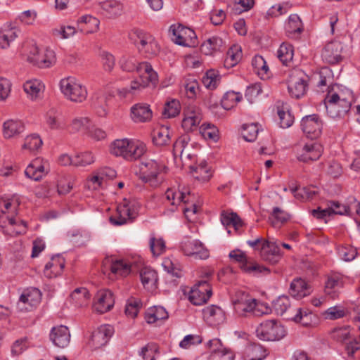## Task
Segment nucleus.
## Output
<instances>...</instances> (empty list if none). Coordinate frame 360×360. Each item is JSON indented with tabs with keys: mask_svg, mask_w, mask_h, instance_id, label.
I'll use <instances>...</instances> for the list:
<instances>
[{
	"mask_svg": "<svg viewBox=\"0 0 360 360\" xmlns=\"http://www.w3.org/2000/svg\"><path fill=\"white\" fill-rule=\"evenodd\" d=\"M233 312L238 317L260 316L269 313L268 307L245 292H237L231 299Z\"/></svg>",
	"mask_w": 360,
	"mask_h": 360,
	"instance_id": "1",
	"label": "nucleus"
},
{
	"mask_svg": "<svg viewBox=\"0 0 360 360\" xmlns=\"http://www.w3.org/2000/svg\"><path fill=\"white\" fill-rule=\"evenodd\" d=\"M20 205V198L17 195H13L10 198L3 199L0 202V208L3 214H6L8 226L3 227V232L11 236L24 233L26 231L27 224L20 219L16 214Z\"/></svg>",
	"mask_w": 360,
	"mask_h": 360,
	"instance_id": "2",
	"label": "nucleus"
},
{
	"mask_svg": "<svg viewBox=\"0 0 360 360\" xmlns=\"http://www.w3.org/2000/svg\"><path fill=\"white\" fill-rule=\"evenodd\" d=\"M354 101L352 91L347 88H341L336 92L328 94L324 103L328 115L335 118L345 116Z\"/></svg>",
	"mask_w": 360,
	"mask_h": 360,
	"instance_id": "3",
	"label": "nucleus"
},
{
	"mask_svg": "<svg viewBox=\"0 0 360 360\" xmlns=\"http://www.w3.org/2000/svg\"><path fill=\"white\" fill-rule=\"evenodd\" d=\"M110 150L113 155L122 157L127 161H134L146 153V146L139 140L122 139L114 141L110 144Z\"/></svg>",
	"mask_w": 360,
	"mask_h": 360,
	"instance_id": "4",
	"label": "nucleus"
},
{
	"mask_svg": "<svg viewBox=\"0 0 360 360\" xmlns=\"http://www.w3.org/2000/svg\"><path fill=\"white\" fill-rule=\"evenodd\" d=\"M167 167L162 162L146 160L141 162L140 179L153 188L158 187L164 181Z\"/></svg>",
	"mask_w": 360,
	"mask_h": 360,
	"instance_id": "5",
	"label": "nucleus"
},
{
	"mask_svg": "<svg viewBox=\"0 0 360 360\" xmlns=\"http://www.w3.org/2000/svg\"><path fill=\"white\" fill-rule=\"evenodd\" d=\"M137 73L139 75V78L131 82L130 89H123L122 91H120V93L126 94V92L141 90L148 86L150 84L155 86L158 82L157 72L148 62H142L139 64Z\"/></svg>",
	"mask_w": 360,
	"mask_h": 360,
	"instance_id": "6",
	"label": "nucleus"
},
{
	"mask_svg": "<svg viewBox=\"0 0 360 360\" xmlns=\"http://www.w3.org/2000/svg\"><path fill=\"white\" fill-rule=\"evenodd\" d=\"M60 89L65 97L72 102L82 103L87 97L86 86L75 77L62 79L60 82Z\"/></svg>",
	"mask_w": 360,
	"mask_h": 360,
	"instance_id": "7",
	"label": "nucleus"
},
{
	"mask_svg": "<svg viewBox=\"0 0 360 360\" xmlns=\"http://www.w3.org/2000/svg\"><path fill=\"white\" fill-rule=\"evenodd\" d=\"M257 337L264 341H278L286 335L285 327L276 320L262 321L256 329Z\"/></svg>",
	"mask_w": 360,
	"mask_h": 360,
	"instance_id": "8",
	"label": "nucleus"
},
{
	"mask_svg": "<svg viewBox=\"0 0 360 360\" xmlns=\"http://www.w3.org/2000/svg\"><path fill=\"white\" fill-rule=\"evenodd\" d=\"M27 55L30 63L41 68H49L56 62L53 50L49 47L39 49L35 44H30Z\"/></svg>",
	"mask_w": 360,
	"mask_h": 360,
	"instance_id": "9",
	"label": "nucleus"
},
{
	"mask_svg": "<svg viewBox=\"0 0 360 360\" xmlns=\"http://www.w3.org/2000/svg\"><path fill=\"white\" fill-rule=\"evenodd\" d=\"M139 205L134 200L124 199L117 207L115 214L110 217V221L115 226H121L136 217Z\"/></svg>",
	"mask_w": 360,
	"mask_h": 360,
	"instance_id": "10",
	"label": "nucleus"
},
{
	"mask_svg": "<svg viewBox=\"0 0 360 360\" xmlns=\"http://www.w3.org/2000/svg\"><path fill=\"white\" fill-rule=\"evenodd\" d=\"M134 34L137 37L136 44L140 53L146 54V57H151L158 53L160 46L152 35L142 30H136Z\"/></svg>",
	"mask_w": 360,
	"mask_h": 360,
	"instance_id": "11",
	"label": "nucleus"
},
{
	"mask_svg": "<svg viewBox=\"0 0 360 360\" xmlns=\"http://www.w3.org/2000/svg\"><path fill=\"white\" fill-rule=\"evenodd\" d=\"M172 34V40L176 44L183 46H190L195 44L196 34L195 32L181 25H173L169 28Z\"/></svg>",
	"mask_w": 360,
	"mask_h": 360,
	"instance_id": "12",
	"label": "nucleus"
},
{
	"mask_svg": "<svg viewBox=\"0 0 360 360\" xmlns=\"http://www.w3.org/2000/svg\"><path fill=\"white\" fill-rule=\"evenodd\" d=\"M323 126V121L316 114L304 117L300 122V127L303 133L311 139H315L320 136Z\"/></svg>",
	"mask_w": 360,
	"mask_h": 360,
	"instance_id": "13",
	"label": "nucleus"
},
{
	"mask_svg": "<svg viewBox=\"0 0 360 360\" xmlns=\"http://www.w3.org/2000/svg\"><path fill=\"white\" fill-rule=\"evenodd\" d=\"M308 86L307 77L300 71H295L290 75L288 89L290 95L295 98L303 96Z\"/></svg>",
	"mask_w": 360,
	"mask_h": 360,
	"instance_id": "14",
	"label": "nucleus"
},
{
	"mask_svg": "<svg viewBox=\"0 0 360 360\" xmlns=\"http://www.w3.org/2000/svg\"><path fill=\"white\" fill-rule=\"evenodd\" d=\"M212 295L210 284L205 281H201L191 288L188 293V300L194 305H201L206 303Z\"/></svg>",
	"mask_w": 360,
	"mask_h": 360,
	"instance_id": "15",
	"label": "nucleus"
},
{
	"mask_svg": "<svg viewBox=\"0 0 360 360\" xmlns=\"http://www.w3.org/2000/svg\"><path fill=\"white\" fill-rule=\"evenodd\" d=\"M323 150V146L317 142L306 143L302 147L297 148V158L300 162L309 163L319 160Z\"/></svg>",
	"mask_w": 360,
	"mask_h": 360,
	"instance_id": "16",
	"label": "nucleus"
},
{
	"mask_svg": "<svg viewBox=\"0 0 360 360\" xmlns=\"http://www.w3.org/2000/svg\"><path fill=\"white\" fill-rule=\"evenodd\" d=\"M114 333V328L109 324L101 325L98 327L91 335L89 342V346L94 349L105 346Z\"/></svg>",
	"mask_w": 360,
	"mask_h": 360,
	"instance_id": "17",
	"label": "nucleus"
},
{
	"mask_svg": "<svg viewBox=\"0 0 360 360\" xmlns=\"http://www.w3.org/2000/svg\"><path fill=\"white\" fill-rule=\"evenodd\" d=\"M181 249L184 255L195 259H205L209 257L207 249L198 240H184L181 242Z\"/></svg>",
	"mask_w": 360,
	"mask_h": 360,
	"instance_id": "18",
	"label": "nucleus"
},
{
	"mask_svg": "<svg viewBox=\"0 0 360 360\" xmlns=\"http://www.w3.org/2000/svg\"><path fill=\"white\" fill-rule=\"evenodd\" d=\"M231 259H234L240 264V269L248 274H257L268 269L257 263L250 262L245 254L239 250H233L229 253Z\"/></svg>",
	"mask_w": 360,
	"mask_h": 360,
	"instance_id": "19",
	"label": "nucleus"
},
{
	"mask_svg": "<svg viewBox=\"0 0 360 360\" xmlns=\"http://www.w3.org/2000/svg\"><path fill=\"white\" fill-rule=\"evenodd\" d=\"M191 139L188 134L179 136L173 145V155L174 158L179 156L182 161L192 160L195 155L191 153L193 143H190Z\"/></svg>",
	"mask_w": 360,
	"mask_h": 360,
	"instance_id": "20",
	"label": "nucleus"
},
{
	"mask_svg": "<svg viewBox=\"0 0 360 360\" xmlns=\"http://www.w3.org/2000/svg\"><path fill=\"white\" fill-rule=\"evenodd\" d=\"M184 117L182 120V127L185 131H191L197 129L200 123L202 114L200 108L195 105H188L184 111Z\"/></svg>",
	"mask_w": 360,
	"mask_h": 360,
	"instance_id": "21",
	"label": "nucleus"
},
{
	"mask_svg": "<svg viewBox=\"0 0 360 360\" xmlns=\"http://www.w3.org/2000/svg\"><path fill=\"white\" fill-rule=\"evenodd\" d=\"M41 301V292L37 288L27 289L23 291L18 302L20 311H31Z\"/></svg>",
	"mask_w": 360,
	"mask_h": 360,
	"instance_id": "22",
	"label": "nucleus"
},
{
	"mask_svg": "<svg viewBox=\"0 0 360 360\" xmlns=\"http://www.w3.org/2000/svg\"><path fill=\"white\" fill-rule=\"evenodd\" d=\"M49 170L48 162L41 158H37L27 167L25 174L28 178L39 181L48 173Z\"/></svg>",
	"mask_w": 360,
	"mask_h": 360,
	"instance_id": "23",
	"label": "nucleus"
},
{
	"mask_svg": "<svg viewBox=\"0 0 360 360\" xmlns=\"http://www.w3.org/2000/svg\"><path fill=\"white\" fill-rule=\"evenodd\" d=\"M114 302L113 295L110 290H101L94 298L93 307L98 313L104 314L112 309Z\"/></svg>",
	"mask_w": 360,
	"mask_h": 360,
	"instance_id": "24",
	"label": "nucleus"
},
{
	"mask_svg": "<svg viewBox=\"0 0 360 360\" xmlns=\"http://www.w3.org/2000/svg\"><path fill=\"white\" fill-rule=\"evenodd\" d=\"M342 44L337 41L326 44L323 49L321 57L323 60L329 64H335L342 60Z\"/></svg>",
	"mask_w": 360,
	"mask_h": 360,
	"instance_id": "25",
	"label": "nucleus"
},
{
	"mask_svg": "<svg viewBox=\"0 0 360 360\" xmlns=\"http://www.w3.org/2000/svg\"><path fill=\"white\" fill-rule=\"evenodd\" d=\"M262 258L270 264H275L281 259L282 254L278 245L273 241L264 240L260 248Z\"/></svg>",
	"mask_w": 360,
	"mask_h": 360,
	"instance_id": "26",
	"label": "nucleus"
},
{
	"mask_svg": "<svg viewBox=\"0 0 360 360\" xmlns=\"http://www.w3.org/2000/svg\"><path fill=\"white\" fill-rule=\"evenodd\" d=\"M189 201V193H185L176 190L175 188H168L165 193L163 202L165 205H169V210L174 212L181 202L186 203Z\"/></svg>",
	"mask_w": 360,
	"mask_h": 360,
	"instance_id": "27",
	"label": "nucleus"
},
{
	"mask_svg": "<svg viewBox=\"0 0 360 360\" xmlns=\"http://www.w3.org/2000/svg\"><path fill=\"white\" fill-rule=\"evenodd\" d=\"M49 337L53 345L60 348L68 347L70 342V330L63 325L52 328Z\"/></svg>",
	"mask_w": 360,
	"mask_h": 360,
	"instance_id": "28",
	"label": "nucleus"
},
{
	"mask_svg": "<svg viewBox=\"0 0 360 360\" xmlns=\"http://www.w3.org/2000/svg\"><path fill=\"white\" fill-rule=\"evenodd\" d=\"M204 320L210 326H216L224 322L225 314L221 308L217 305H210L202 309Z\"/></svg>",
	"mask_w": 360,
	"mask_h": 360,
	"instance_id": "29",
	"label": "nucleus"
},
{
	"mask_svg": "<svg viewBox=\"0 0 360 360\" xmlns=\"http://www.w3.org/2000/svg\"><path fill=\"white\" fill-rule=\"evenodd\" d=\"M65 259L59 255L53 256L47 262L44 269V274L48 278H53L60 276L65 267Z\"/></svg>",
	"mask_w": 360,
	"mask_h": 360,
	"instance_id": "30",
	"label": "nucleus"
},
{
	"mask_svg": "<svg viewBox=\"0 0 360 360\" xmlns=\"http://www.w3.org/2000/svg\"><path fill=\"white\" fill-rule=\"evenodd\" d=\"M152 116L153 112L150 105L146 103H136L131 108V118L134 122H148L152 118Z\"/></svg>",
	"mask_w": 360,
	"mask_h": 360,
	"instance_id": "31",
	"label": "nucleus"
},
{
	"mask_svg": "<svg viewBox=\"0 0 360 360\" xmlns=\"http://www.w3.org/2000/svg\"><path fill=\"white\" fill-rule=\"evenodd\" d=\"M304 27L300 16L291 14L285 24V31L289 38L297 39L303 32Z\"/></svg>",
	"mask_w": 360,
	"mask_h": 360,
	"instance_id": "32",
	"label": "nucleus"
},
{
	"mask_svg": "<svg viewBox=\"0 0 360 360\" xmlns=\"http://www.w3.org/2000/svg\"><path fill=\"white\" fill-rule=\"evenodd\" d=\"M99 12L108 18H115L122 14V4L116 0H107L99 4Z\"/></svg>",
	"mask_w": 360,
	"mask_h": 360,
	"instance_id": "33",
	"label": "nucleus"
},
{
	"mask_svg": "<svg viewBox=\"0 0 360 360\" xmlns=\"http://www.w3.org/2000/svg\"><path fill=\"white\" fill-rule=\"evenodd\" d=\"M189 169L193 176L199 181H207L212 176L211 167L204 160L199 162H196L194 165H191Z\"/></svg>",
	"mask_w": 360,
	"mask_h": 360,
	"instance_id": "34",
	"label": "nucleus"
},
{
	"mask_svg": "<svg viewBox=\"0 0 360 360\" xmlns=\"http://www.w3.org/2000/svg\"><path fill=\"white\" fill-rule=\"evenodd\" d=\"M347 212V207L337 201H330L327 203V207L323 210L319 208L317 210H313V214L318 218H323L331 214H344Z\"/></svg>",
	"mask_w": 360,
	"mask_h": 360,
	"instance_id": "35",
	"label": "nucleus"
},
{
	"mask_svg": "<svg viewBox=\"0 0 360 360\" xmlns=\"http://www.w3.org/2000/svg\"><path fill=\"white\" fill-rule=\"evenodd\" d=\"M140 278L142 285L147 290L153 291L157 288L158 277L154 269L147 266L141 269Z\"/></svg>",
	"mask_w": 360,
	"mask_h": 360,
	"instance_id": "36",
	"label": "nucleus"
},
{
	"mask_svg": "<svg viewBox=\"0 0 360 360\" xmlns=\"http://www.w3.org/2000/svg\"><path fill=\"white\" fill-rule=\"evenodd\" d=\"M342 277L339 274L330 275L325 283V292L333 299L335 298L343 287Z\"/></svg>",
	"mask_w": 360,
	"mask_h": 360,
	"instance_id": "37",
	"label": "nucleus"
},
{
	"mask_svg": "<svg viewBox=\"0 0 360 360\" xmlns=\"http://www.w3.org/2000/svg\"><path fill=\"white\" fill-rule=\"evenodd\" d=\"M266 351L259 344L251 343L248 345L243 353L244 360H263L266 356Z\"/></svg>",
	"mask_w": 360,
	"mask_h": 360,
	"instance_id": "38",
	"label": "nucleus"
},
{
	"mask_svg": "<svg viewBox=\"0 0 360 360\" xmlns=\"http://www.w3.org/2000/svg\"><path fill=\"white\" fill-rule=\"evenodd\" d=\"M221 224L228 229L233 227L238 234L241 232V229L244 224L242 219L233 212H222L220 216Z\"/></svg>",
	"mask_w": 360,
	"mask_h": 360,
	"instance_id": "39",
	"label": "nucleus"
},
{
	"mask_svg": "<svg viewBox=\"0 0 360 360\" xmlns=\"http://www.w3.org/2000/svg\"><path fill=\"white\" fill-rule=\"evenodd\" d=\"M209 347L212 354L213 358H219L220 360H233L232 353L222 347L221 342L219 339H213L208 342Z\"/></svg>",
	"mask_w": 360,
	"mask_h": 360,
	"instance_id": "40",
	"label": "nucleus"
},
{
	"mask_svg": "<svg viewBox=\"0 0 360 360\" xmlns=\"http://www.w3.org/2000/svg\"><path fill=\"white\" fill-rule=\"evenodd\" d=\"M99 24V20L90 15H82L77 19L79 29L86 34L96 32Z\"/></svg>",
	"mask_w": 360,
	"mask_h": 360,
	"instance_id": "41",
	"label": "nucleus"
},
{
	"mask_svg": "<svg viewBox=\"0 0 360 360\" xmlns=\"http://www.w3.org/2000/svg\"><path fill=\"white\" fill-rule=\"evenodd\" d=\"M311 289L306 281L302 278L294 279L290 287V294L296 299H302V297L309 295Z\"/></svg>",
	"mask_w": 360,
	"mask_h": 360,
	"instance_id": "42",
	"label": "nucleus"
},
{
	"mask_svg": "<svg viewBox=\"0 0 360 360\" xmlns=\"http://www.w3.org/2000/svg\"><path fill=\"white\" fill-rule=\"evenodd\" d=\"M168 316V313L165 309L160 306L148 308L145 314V319L148 323H155L158 321L166 320Z\"/></svg>",
	"mask_w": 360,
	"mask_h": 360,
	"instance_id": "43",
	"label": "nucleus"
},
{
	"mask_svg": "<svg viewBox=\"0 0 360 360\" xmlns=\"http://www.w3.org/2000/svg\"><path fill=\"white\" fill-rule=\"evenodd\" d=\"M23 89L28 97L32 100H36L43 94L44 85L38 79H32L27 81L23 85Z\"/></svg>",
	"mask_w": 360,
	"mask_h": 360,
	"instance_id": "44",
	"label": "nucleus"
},
{
	"mask_svg": "<svg viewBox=\"0 0 360 360\" xmlns=\"http://www.w3.org/2000/svg\"><path fill=\"white\" fill-rule=\"evenodd\" d=\"M276 108L280 127L284 129L290 127L293 124L294 117L289 110L288 105L286 103L278 102Z\"/></svg>",
	"mask_w": 360,
	"mask_h": 360,
	"instance_id": "45",
	"label": "nucleus"
},
{
	"mask_svg": "<svg viewBox=\"0 0 360 360\" xmlns=\"http://www.w3.org/2000/svg\"><path fill=\"white\" fill-rule=\"evenodd\" d=\"M25 129L24 124L19 120H10L4 123L3 132L6 139H10L22 133Z\"/></svg>",
	"mask_w": 360,
	"mask_h": 360,
	"instance_id": "46",
	"label": "nucleus"
},
{
	"mask_svg": "<svg viewBox=\"0 0 360 360\" xmlns=\"http://www.w3.org/2000/svg\"><path fill=\"white\" fill-rule=\"evenodd\" d=\"M223 46V41L218 37H212L205 41L201 45V52L205 55H212L220 51Z\"/></svg>",
	"mask_w": 360,
	"mask_h": 360,
	"instance_id": "47",
	"label": "nucleus"
},
{
	"mask_svg": "<svg viewBox=\"0 0 360 360\" xmlns=\"http://www.w3.org/2000/svg\"><path fill=\"white\" fill-rule=\"evenodd\" d=\"M17 29L10 25H5L2 27L0 32V47L2 49L8 48L10 43L17 37Z\"/></svg>",
	"mask_w": 360,
	"mask_h": 360,
	"instance_id": "48",
	"label": "nucleus"
},
{
	"mask_svg": "<svg viewBox=\"0 0 360 360\" xmlns=\"http://www.w3.org/2000/svg\"><path fill=\"white\" fill-rule=\"evenodd\" d=\"M70 297L75 306L82 307L88 305L90 295L86 288H78L72 292Z\"/></svg>",
	"mask_w": 360,
	"mask_h": 360,
	"instance_id": "49",
	"label": "nucleus"
},
{
	"mask_svg": "<svg viewBox=\"0 0 360 360\" xmlns=\"http://www.w3.org/2000/svg\"><path fill=\"white\" fill-rule=\"evenodd\" d=\"M153 142L155 146H164L170 142V131L167 127L162 126L153 132Z\"/></svg>",
	"mask_w": 360,
	"mask_h": 360,
	"instance_id": "50",
	"label": "nucleus"
},
{
	"mask_svg": "<svg viewBox=\"0 0 360 360\" xmlns=\"http://www.w3.org/2000/svg\"><path fill=\"white\" fill-rule=\"evenodd\" d=\"M243 98V96L240 92L229 91L224 94L221 100V105L225 110L233 108Z\"/></svg>",
	"mask_w": 360,
	"mask_h": 360,
	"instance_id": "51",
	"label": "nucleus"
},
{
	"mask_svg": "<svg viewBox=\"0 0 360 360\" xmlns=\"http://www.w3.org/2000/svg\"><path fill=\"white\" fill-rule=\"evenodd\" d=\"M110 270L117 276H127L131 271V265L130 262L124 259L115 260L112 262Z\"/></svg>",
	"mask_w": 360,
	"mask_h": 360,
	"instance_id": "52",
	"label": "nucleus"
},
{
	"mask_svg": "<svg viewBox=\"0 0 360 360\" xmlns=\"http://www.w3.org/2000/svg\"><path fill=\"white\" fill-rule=\"evenodd\" d=\"M60 112L56 108L49 109L46 114V123L51 129H60L64 127L60 119Z\"/></svg>",
	"mask_w": 360,
	"mask_h": 360,
	"instance_id": "53",
	"label": "nucleus"
},
{
	"mask_svg": "<svg viewBox=\"0 0 360 360\" xmlns=\"http://www.w3.org/2000/svg\"><path fill=\"white\" fill-rule=\"evenodd\" d=\"M96 161V157L91 151L77 153L73 157V165L75 167H86Z\"/></svg>",
	"mask_w": 360,
	"mask_h": 360,
	"instance_id": "54",
	"label": "nucleus"
},
{
	"mask_svg": "<svg viewBox=\"0 0 360 360\" xmlns=\"http://www.w3.org/2000/svg\"><path fill=\"white\" fill-rule=\"evenodd\" d=\"M277 56L283 65H289L294 56L293 46L288 43L281 44L277 51Z\"/></svg>",
	"mask_w": 360,
	"mask_h": 360,
	"instance_id": "55",
	"label": "nucleus"
},
{
	"mask_svg": "<svg viewBox=\"0 0 360 360\" xmlns=\"http://www.w3.org/2000/svg\"><path fill=\"white\" fill-rule=\"evenodd\" d=\"M220 78V75L217 70H210L202 77V82L207 89H214L219 84Z\"/></svg>",
	"mask_w": 360,
	"mask_h": 360,
	"instance_id": "56",
	"label": "nucleus"
},
{
	"mask_svg": "<svg viewBox=\"0 0 360 360\" xmlns=\"http://www.w3.org/2000/svg\"><path fill=\"white\" fill-rule=\"evenodd\" d=\"M290 218V215L285 210L280 207H275L273 208L272 212L269 217L274 226L283 224L287 222Z\"/></svg>",
	"mask_w": 360,
	"mask_h": 360,
	"instance_id": "57",
	"label": "nucleus"
},
{
	"mask_svg": "<svg viewBox=\"0 0 360 360\" xmlns=\"http://www.w3.org/2000/svg\"><path fill=\"white\" fill-rule=\"evenodd\" d=\"M314 316L307 309H303L301 308L297 309L296 314L292 318V319L296 322L302 324L304 326H310L312 322Z\"/></svg>",
	"mask_w": 360,
	"mask_h": 360,
	"instance_id": "58",
	"label": "nucleus"
},
{
	"mask_svg": "<svg viewBox=\"0 0 360 360\" xmlns=\"http://www.w3.org/2000/svg\"><path fill=\"white\" fill-rule=\"evenodd\" d=\"M252 65L255 71L262 78L268 77L269 67L264 58L262 56H255L252 60Z\"/></svg>",
	"mask_w": 360,
	"mask_h": 360,
	"instance_id": "59",
	"label": "nucleus"
},
{
	"mask_svg": "<svg viewBox=\"0 0 360 360\" xmlns=\"http://www.w3.org/2000/svg\"><path fill=\"white\" fill-rule=\"evenodd\" d=\"M200 133L205 139L217 141L219 139V131L217 128L210 123H203L200 127Z\"/></svg>",
	"mask_w": 360,
	"mask_h": 360,
	"instance_id": "60",
	"label": "nucleus"
},
{
	"mask_svg": "<svg viewBox=\"0 0 360 360\" xmlns=\"http://www.w3.org/2000/svg\"><path fill=\"white\" fill-rule=\"evenodd\" d=\"M42 144L43 142L39 135L32 134L25 139L22 149L28 150L29 151H35L39 149Z\"/></svg>",
	"mask_w": 360,
	"mask_h": 360,
	"instance_id": "61",
	"label": "nucleus"
},
{
	"mask_svg": "<svg viewBox=\"0 0 360 360\" xmlns=\"http://www.w3.org/2000/svg\"><path fill=\"white\" fill-rule=\"evenodd\" d=\"M139 354L144 360H155V357L160 354L159 347L155 342L148 343L141 348Z\"/></svg>",
	"mask_w": 360,
	"mask_h": 360,
	"instance_id": "62",
	"label": "nucleus"
},
{
	"mask_svg": "<svg viewBox=\"0 0 360 360\" xmlns=\"http://www.w3.org/2000/svg\"><path fill=\"white\" fill-rule=\"evenodd\" d=\"M150 251L154 257H158L163 254L166 250L165 242L162 238H155L151 236L149 240Z\"/></svg>",
	"mask_w": 360,
	"mask_h": 360,
	"instance_id": "63",
	"label": "nucleus"
},
{
	"mask_svg": "<svg viewBox=\"0 0 360 360\" xmlns=\"http://www.w3.org/2000/svg\"><path fill=\"white\" fill-rule=\"evenodd\" d=\"M29 340L27 338H20L15 340L11 347V353L12 356H18L22 354L29 347Z\"/></svg>",
	"mask_w": 360,
	"mask_h": 360,
	"instance_id": "64",
	"label": "nucleus"
}]
</instances>
